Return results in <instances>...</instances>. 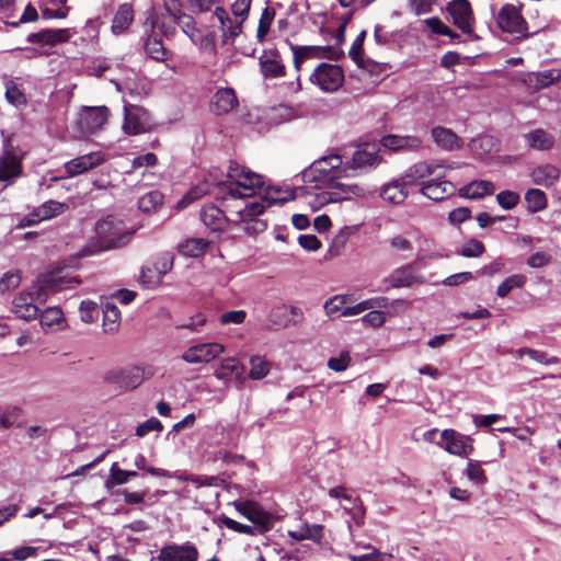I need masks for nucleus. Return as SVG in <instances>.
<instances>
[{"label":"nucleus","mask_w":561,"mask_h":561,"mask_svg":"<svg viewBox=\"0 0 561 561\" xmlns=\"http://www.w3.org/2000/svg\"><path fill=\"white\" fill-rule=\"evenodd\" d=\"M227 179V181L216 183L218 188L216 198L219 201L252 197L257 190L264 186L263 175L232 160L229 161Z\"/></svg>","instance_id":"nucleus-1"},{"label":"nucleus","mask_w":561,"mask_h":561,"mask_svg":"<svg viewBox=\"0 0 561 561\" xmlns=\"http://www.w3.org/2000/svg\"><path fill=\"white\" fill-rule=\"evenodd\" d=\"M72 279L64 277L47 276L38 282L32 290L22 291L13 299L14 313L23 320H34L39 316L37 304L45 301L48 294H55L70 288Z\"/></svg>","instance_id":"nucleus-2"},{"label":"nucleus","mask_w":561,"mask_h":561,"mask_svg":"<svg viewBox=\"0 0 561 561\" xmlns=\"http://www.w3.org/2000/svg\"><path fill=\"white\" fill-rule=\"evenodd\" d=\"M130 238L129 233L123 232L122 221L114 216L100 219L95 224V240L91 241L83 250L87 254L107 251L125 245Z\"/></svg>","instance_id":"nucleus-3"},{"label":"nucleus","mask_w":561,"mask_h":561,"mask_svg":"<svg viewBox=\"0 0 561 561\" xmlns=\"http://www.w3.org/2000/svg\"><path fill=\"white\" fill-rule=\"evenodd\" d=\"M265 210V206L261 202H248L242 208H238L234 213L237 219L231 221L236 225L243 224L242 229L249 234H257L266 230L267 224L257 218Z\"/></svg>","instance_id":"nucleus-4"},{"label":"nucleus","mask_w":561,"mask_h":561,"mask_svg":"<svg viewBox=\"0 0 561 561\" xmlns=\"http://www.w3.org/2000/svg\"><path fill=\"white\" fill-rule=\"evenodd\" d=\"M311 83L324 92L337 91L344 82V71L337 65L322 62L310 75Z\"/></svg>","instance_id":"nucleus-5"},{"label":"nucleus","mask_w":561,"mask_h":561,"mask_svg":"<svg viewBox=\"0 0 561 561\" xmlns=\"http://www.w3.org/2000/svg\"><path fill=\"white\" fill-rule=\"evenodd\" d=\"M523 5H514L507 3L503 5L496 16L499 27L506 33L520 34L524 38H527L528 23L522 14Z\"/></svg>","instance_id":"nucleus-6"},{"label":"nucleus","mask_w":561,"mask_h":561,"mask_svg":"<svg viewBox=\"0 0 561 561\" xmlns=\"http://www.w3.org/2000/svg\"><path fill=\"white\" fill-rule=\"evenodd\" d=\"M145 380V371L138 366L115 368L104 375V381L114 385L116 390H133Z\"/></svg>","instance_id":"nucleus-7"},{"label":"nucleus","mask_w":561,"mask_h":561,"mask_svg":"<svg viewBox=\"0 0 561 561\" xmlns=\"http://www.w3.org/2000/svg\"><path fill=\"white\" fill-rule=\"evenodd\" d=\"M149 127L150 115L146 108L133 104L124 106L123 130L126 135H139L146 133Z\"/></svg>","instance_id":"nucleus-8"},{"label":"nucleus","mask_w":561,"mask_h":561,"mask_svg":"<svg viewBox=\"0 0 561 561\" xmlns=\"http://www.w3.org/2000/svg\"><path fill=\"white\" fill-rule=\"evenodd\" d=\"M446 11L453 19V23L462 33L473 34L474 15L468 0H451L446 5Z\"/></svg>","instance_id":"nucleus-9"},{"label":"nucleus","mask_w":561,"mask_h":561,"mask_svg":"<svg viewBox=\"0 0 561 561\" xmlns=\"http://www.w3.org/2000/svg\"><path fill=\"white\" fill-rule=\"evenodd\" d=\"M110 111L106 106L83 107L79 114L78 126L82 135L100 130L107 122Z\"/></svg>","instance_id":"nucleus-10"},{"label":"nucleus","mask_w":561,"mask_h":561,"mask_svg":"<svg viewBox=\"0 0 561 561\" xmlns=\"http://www.w3.org/2000/svg\"><path fill=\"white\" fill-rule=\"evenodd\" d=\"M225 352V346L217 342L201 343L190 346L182 359L188 364L209 363Z\"/></svg>","instance_id":"nucleus-11"},{"label":"nucleus","mask_w":561,"mask_h":561,"mask_svg":"<svg viewBox=\"0 0 561 561\" xmlns=\"http://www.w3.org/2000/svg\"><path fill=\"white\" fill-rule=\"evenodd\" d=\"M440 437L444 444L438 445L450 455L463 456L473 451L472 439L453 428L444 430Z\"/></svg>","instance_id":"nucleus-12"},{"label":"nucleus","mask_w":561,"mask_h":561,"mask_svg":"<svg viewBox=\"0 0 561 561\" xmlns=\"http://www.w3.org/2000/svg\"><path fill=\"white\" fill-rule=\"evenodd\" d=\"M214 376L221 381L230 380L234 377V385L238 389H242L248 379L245 375V366L234 357H226L221 359L219 367L215 370Z\"/></svg>","instance_id":"nucleus-13"},{"label":"nucleus","mask_w":561,"mask_h":561,"mask_svg":"<svg viewBox=\"0 0 561 561\" xmlns=\"http://www.w3.org/2000/svg\"><path fill=\"white\" fill-rule=\"evenodd\" d=\"M434 176L432 180L422 182L421 193L424 196L438 202L455 194L456 186L450 181L442 180L445 178L444 173L437 172Z\"/></svg>","instance_id":"nucleus-14"},{"label":"nucleus","mask_w":561,"mask_h":561,"mask_svg":"<svg viewBox=\"0 0 561 561\" xmlns=\"http://www.w3.org/2000/svg\"><path fill=\"white\" fill-rule=\"evenodd\" d=\"M68 208L69 206L66 203L49 199L25 216L21 226H33L39 221L49 220L64 214Z\"/></svg>","instance_id":"nucleus-15"},{"label":"nucleus","mask_w":561,"mask_h":561,"mask_svg":"<svg viewBox=\"0 0 561 561\" xmlns=\"http://www.w3.org/2000/svg\"><path fill=\"white\" fill-rule=\"evenodd\" d=\"M198 550L191 543H171L162 547L157 556L158 561H197Z\"/></svg>","instance_id":"nucleus-16"},{"label":"nucleus","mask_w":561,"mask_h":561,"mask_svg":"<svg viewBox=\"0 0 561 561\" xmlns=\"http://www.w3.org/2000/svg\"><path fill=\"white\" fill-rule=\"evenodd\" d=\"M261 72L266 79L282 78L286 75V67L277 49H264L259 58Z\"/></svg>","instance_id":"nucleus-17"},{"label":"nucleus","mask_w":561,"mask_h":561,"mask_svg":"<svg viewBox=\"0 0 561 561\" xmlns=\"http://www.w3.org/2000/svg\"><path fill=\"white\" fill-rule=\"evenodd\" d=\"M289 45L294 55L293 62L296 71H300L302 62L307 59L319 57L335 58L332 55L333 48L331 46H296L291 43Z\"/></svg>","instance_id":"nucleus-18"},{"label":"nucleus","mask_w":561,"mask_h":561,"mask_svg":"<svg viewBox=\"0 0 561 561\" xmlns=\"http://www.w3.org/2000/svg\"><path fill=\"white\" fill-rule=\"evenodd\" d=\"M392 288L412 287L424 283L423 276L416 273L413 264L396 268L386 279Z\"/></svg>","instance_id":"nucleus-19"},{"label":"nucleus","mask_w":561,"mask_h":561,"mask_svg":"<svg viewBox=\"0 0 561 561\" xmlns=\"http://www.w3.org/2000/svg\"><path fill=\"white\" fill-rule=\"evenodd\" d=\"M381 158L378 154V148L376 144H363L358 146L356 151L353 153L351 162H347L346 165L350 169H363L366 167H376L379 164Z\"/></svg>","instance_id":"nucleus-20"},{"label":"nucleus","mask_w":561,"mask_h":561,"mask_svg":"<svg viewBox=\"0 0 561 561\" xmlns=\"http://www.w3.org/2000/svg\"><path fill=\"white\" fill-rule=\"evenodd\" d=\"M342 164V158L337 154H331L329 157H324L314 161L310 168L309 173L312 174V180L321 181V180H332L337 178L335 170L340 168Z\"/></svg>","instance_id":"nucleus-21"},{"label":"nucleus","mask_w":561,"mask_h":561,"mask_svg":"<svg viewBox=\"0 0 561 561\" xmlns=\"http://www.w3.org/2000/svg\"><path fill=\"white\" fill-rule=\"evenodd\" d=\"M71 37L69 28H45L39 32L31 33L26 41L31 44L41 46H56L58 44L67 43Z\"/></svg>","instance_id":"nucleus-22"},{"label":"nucleus","mask_w":561,"mask_h":561,"mask_svg":"<svg viewBox=\"0 0 561 561\" xmlns=\"http://www.w3.org/2000/svg\"><path fill=\"white\" fill-rule=\"evenodd\" d=\"M234 507L236 511L247 519L267 529L270 514L266 513L259 503L254 501H240L234 502Z\"/></svg>","instance_id":"nucleus-23"},{"label":"nucleus","mask_w":561,"mask_h":561,"mask_svg":"<svg viewBox=\"0 0 561 561\" xmlns=\"http://www.w3.org/2000/svg\"><path fill=\"white\" fill-rule=\"evenodd\" d=\"M199 216L203 224L213 232L225 231L230 222L225 211L213 204L204 206Z\"/></svg>","instance_id":"nucleus-24"},{"label":"nucleus","mask_w":561,"mask_h":561,"mask_svg":"<svg viewBox=\"0 0 561 561\" xmlns=\"http://www.w3.org/2000/svg\"><path fill=\"white\" fill-rule=\"evenodd\" d=\"M239 104L236 92L231 88L219 89L210 101V111L216 115H224L231 112Z\"/></svg>","instance_id":"nucleus-25"},{"label":"nucleus","mask_w":561,"mask_h":561,"mask_svg":"<svg viewBox=\"0 0 561 561\" xmlns=\"http://www.w3.org/2000/svg\"><path fill=\"white\" fill-rule=\"evenodd\" d=\"M442 168H444L443 163H428L426 161H421L408 168L402 175V179L409 186L415 185L425 178L434 176Z\"/></svg>","instance_id":"nucleus-26"},{"label":"nucleus","mask_w":561,"mask_h":561,"mask_svg":"<svg viewBox=\"0 0 561 561\" xmlns=\"http://www.w3.org/2000/svg\"><path fill=\"white\" fill-rule=\"evenodd\" d=\"M380 145L391 151H417L422 148L423 141L417 136L387 135L381 138Z\"/></svg>","instance_id":"nucleus-27"},{"label":"nucleus","mask_w":561,"mask_h":561,"mask_svg":"<svg viewBox=\"0 0 561 561\" xmlns=\"http://www.w3.org/2000/svg\"><path fill=\"white\" fill-rule=\"evenodd\" d=\"M306 192V187H286L280 186H268L263 195V201L268 205L285 204L287 202L296 199L299 195Z\"/></svg>","instance_id":"nucleus-28"},{"label":"nucleus","mask_w":561,"mask_h":561,"mask_svg":"<svg viewBox=\"0 0 561 561\" xmlns=\"http://www.w3.org/2000/svg\"><path fill=\"white\" fill-rule=\"evenodd\" d=\"M408 184L402 176L381 186L380 197L392 205L402 204L409 196Z\"/></svg>","instance_id":"nucleus-29"},{"label":"nucleus","mask_w":561,"mask_h":561,"mask_svg":"<svg viewBox=\"0 0 561 561\" xmlns=\"http://www.w3.org/2000/svg\"><path fill=\"white\" fill-rule=\"evenodd\" d=\"M561 79V71L548 69L543 71L529 72L524 78V83L533 90L546 89Z\"/></svg>","instance_id":"nucleus-30"},{"label":"nucleus","mask_w":561,"mask_h":561,"mask_svg":"<svg viewBox=\"0 0 561 561\" xmlns=\"http://www.w3.org/2000/svg\"><path fill=\"white\" fill-rule=\"evenodd\" d=\"M102 162V156L99 152H92L68 161L65 163V170L68 176H76L91 170Z\"/></svg>","instance_id":"nucleus-31"},{"label":"nucleus","mask_w":561,"mask_h":561,"mask_svg":"<svg viewBox=\"0 0 561 561\" xmlns=\"http://www.w3.org/2000/svg\"><path fill=\"white\" fill-rule=\"evenodd\" d=\"M22 174V161L12 151H4L0 156V181L5 182Z\"/></svg>","instance_id":"nucleus-32"},{"label":"nucleus","mask_w":561,"mask_h":561,"mask_svg":"<svg viewBox=\"0 0 561 561\" xmlns=\"http://www.w3.org/2000/svg\"><path fill=\"white\" fill-rule=\"evenodd\" d=\"M288 536L295 541L312 540L320 543L323 539V526L320 524L302 523L295 529L288 530Z\"/></svg>","instance_id":"nucleus-33"},{"label":"nucleus","mask_w":561,"mask_h":561,"mask_svg":"<svg viewBox=\"0 0 561 561\" xmlns=\"http://www.w3.org/2000/svg\"><path fill=\"white\" fill-rule=\"evenodd\" d=\"M431 134L437 147L444 150L459 149L462 145L461 139L449 128L437 126L432 128Z\"/></svg>","instance_id":"nucleus-34"},{"label":"nucleus","mask_w":561,"mask_h":561,"mask_svg":"<svg viewBox=\"0 0 561 561\" xmlns=\"http://www.w3.org/2000/svg\"><path fill=\"white\" fill-rule=\"evenodd\" d=\"M495 186L493 182L486 180H474L459 190V195L463 198L479 199L488 195H493Z\"/></svg>","instance_id":"nucleus-35"},{"label":"nucleus","mask_w":561,"mask_h":561,"mask_svg":"<svg viewBox=\"0 0 561 561\" xmlns=\"http://www.w3.org/2000/svg\"><path fill=\"white\" fill-rule=\"evenodd\" d=\"M251 0H236L231 5L232 14L239 19L233 26L228 27L229 36L234 39L242 32L243 23L249 18Z\"/></svg>","instance_id":"nucleus-36"},{"label":"nucleus","mask_w":561,"mask_h":561,"mask_svg":"<svg viewBox=\"0 0 561 561\" xmlns=\"http://www.w3.org/2000/svg\"><path fill=\"white\" fill-rule=\"evenodd\" d=\"M559 176V169L552 164L536 167L530 173L533 183L545 187H551L558 181Z\"/></svg>","instance_id":"nucleus-37"},{"label":"nucleus","mask_w":561,"mask_h":561,"mask_svg":"<svg viewBox=\"0 0 561 561\" xmlns=\"http://www.w3.org/2000/svg\"><path fill=\"white\" fill-rule=\"evenodd\" d=\"M133 21V5L130 3L121 4L112 21V32L116 35L124 33L130 26Z\"/></svg>","instance_id":"nucleus-38"},{"label":"nucleus","mask_w":561,"mask_h":561,"mask_svg":"<svg viewBox=\"0 0 561 561\" xmlns=\"http://www.w3.org/2000/svg\"><path fill=\"white\" fill-rule=\"evenodd\" d=\"M528 146L535 150H550L554 145V137L542 128H537L525 135Z\"/></svg>","instance_id":"nucleus-39"},{"label":"nucleus","mask_w":561,"mask_h":561,"mask_svg":"<svg viewBox=\"0 0 561 561\" xmlns=\"http://www.w3.org/2000/svg\"><path fill=\"white\" fill-rule=\"evenodd\" d=\"M209 242L202 238L186 239L178 247L179 253L188 257H198L203 255L208 248Z\"/></svg>","instance_id":"nucleus-40"},{"label":"nucleus","mask_w":561,"mask_h":561,"mask_svg":"<svg viewBox=\"0 0 561 561\" xmlns=\"http://www.w3.org/2000/svg\"><path fill=\"white\" fill-rule=\"evenodd\" d=\"M103 330L104 332H114L121 323V311L113 301H106L103 305Z\"/></svg>","instance_id":"nucleus-41"},{"label":"nucleus","mask_w":561,"mask_h":561,"mask_svg":"<svg viewBox=\"0 0 561 561\" xmlns=\"http://www.w3.org/2000/svg\"><path fill=\"white\" fill-rule=\"evenodd\" d=\"M524 198L527 203V211L530 214L542 211L548 207L547 195L539 188H529Z\"/></svg>","instance_id":"nucleus-42"},{"label":"nucleus","mask_w":561,"mask_h":561,"mask_svg":"<svg viewBox=\"0 0 561 561\" xmlns=\"http://www.w3.org/2000/svg\"><path fill=\"white\" fill-rule=\"evenodd\" d=\"M250 365L251 369L247 377L252 380H261L265 378L271 370V364L260 355L251 356Z\"/></svg>","instance_id":"nucleus-43"},{"label":"nucleus","mask_w":561,"mask_h":561,"mask_svg":"<svg viewBox=\"0 0 561 561\" xmlns=\"http://www.w3.org/2000/svg\"><path fill=\"white\" fill-rule=\"evenodd\" d=\"M145 50L150 58L156 61H163L167 58V49L162 43V39L158 36H148L145 43Z\"/></svg>","instance_id":"nucleus-44"},{"label":"nucleus","mask_w":561,"mask_h":561,"mask_svg":"<svg viewBox=\"0 0 561 561\" xmlns=\"http://www.w3.org/2000/svg\"><path fill=\"white\" fill-rule=\"evenodd\" d=\"M163 194L157 190L142 195L138 201V207L144 213L156 210L163 203Z\"/></svg>","instance_id":"nucleus-45"},{"label":"nucleus","mask_w":561,"mask_h":561,"mask_svg":"<svg viewBox=\"0 0 561 561\" xmlns=\"http://www.w3.org/2000/svg\"><path fill=\"white\" fill-rule=\"evenodd\" d=\"M527 282L523 274H514L505 278L496 289V295L501 298L506 297L514 288H522Z\"/></svg>","instance_id":"nucleus-46"},{"label":"nucleus","mask_w":561,"mask_h":561,"mask_svg":"<svg viewBox=\"0 0 561 561\" xmlns=\"http://www.w3.org/2000/svg\"><path fill=\"white\" fill-rule=\"evenodd\" d=\"M4 87H5V99L10 104H12L14 106H21V105H25L27 103V99H26L24 92L20 89V87L13 80L5 81Z\"/></svg>","instance_id":"nucleus-47"},{"label":"nucleus","mask_w":561,"mask_h":561,"mask_svg":"<svg viewBox=\"0 0 561 561\" xmlns=\"http://www.w3.org/2000/svg\"><path fill=\"white\" fill-rule=\"evenodd\" d=\"M347 300L348 296L339 295L329 299L324 305L327 314L330 317H346L344 314V311L350 308L348 306H346Z\"/></svg>","instance_id":"nucleus-48"},{"label":"nucleus","mask_w":561,"mask_h":561,"mask_svg":"<svg viewBox=\"0 0 561 561\" xmlns=\"http://www.w3.org/2000/svg\"><path fill=\"white\" fill-rule=\"evenodd\" d=\"M274 18L275 10L270 7H266L261 14L256 30V38L259 43H263L265 41V37L270 32Z\"/></svg>","instance_id":"nucleus-49"},{"label":"nucleus","mask_w":561,"mask_h":561,"mask_svg":"<svg viewBox=\"0 0 561 561\" xmlns=\"http://www.w3.org/2000/svg\"><path fill=\"white\" fill-rule=\"evenodd\" d=\"M162 277L153 265L142 266L139 275V282L147 288H156L162 284Z\"/></svg>","instance_id":"nucleus-50"},{"label":"nucleus","mask_w":561,"mask_h":561,"mask_svg":"<svg viewBox=\"0 0 561 561\" xmlns=\"http://www.w3.org/2000/svg\"><path fill=\"white\" fill-rule=\"evenodd\" d=\"M42 327L51 328L59 324L64 320V312L58 307L46 308L38 316Z\"/></svg>","instance_id":"nucleus-51"},{"label":"nucleus","mask_w":561,"mask_h":561,"mask_svg":"<svg viewBox=\"0 0 561 561\" xmlns=\"http://www.w3.org/2000/svg\"><path fill=\"white\" fill-rule=\"evenodd\" d=\"M219 524L221 526H225L227 527L228 529L230 530H233L236 533H239V534H244V535H249V536H254L256 535V527H253V526H250V525H245V524H241L226 515H221L219 517Z\"/></svg>","instance_id":"nucleus-52"},{"label":"nucleus","mask_w":561,"mask_h":561,"mask_svg":"<svg viewBox=\"0 0 561 561\" xmlns=\"http://www.w3.org/2000/svg\"><path fill=\"white\" fill-rule=\"evenodd\" d=\"M22 416L23 410L20 407H11L0 415V425L3 428H10L13 425L20 426Z\"/></svg>","instance_id":"nucleus-53"},{"label":"nucleus","mask_w":561,"mask_h":561,"mask_svg":"<svg viewBox=\"0 0 561 561\" xmlns=\"http://www.w3.org/2000/svg\"><path fill=\"white\" fill-rule=\"evenodd\" d=\"M127 482L126 470L121 469L117 462H114L110 468L108 478L104 482L105 488L111 490L114 486L122 485Z\"/></svg>","instance_id":"nucleus-54"},{"label":"nucleus","mask_w":561,"mask_h":561,"mask_svg":"<svg viewBox=\"0 0 561 561\" xmlns=\"http://www.w3.org/2000/svg\"><path fill=\"white\" fill-rule=\"evenodd\" d=\"M519 355H528L533 360L538 362L543 365H556L560 363V358L557 356L549 357L547 353L529 348L523 347L518 351Z\"/></svg>","instance_id":"nucleus-55"},{"label":"nucleus","mask_w":561,"mask_h":561,"mask_svg":"<svg viewBox=\"0 0 561 561\" xmlns=\"http://www.w3.org/2000/svg\"><path fill=\"white\" fill-rule=\"evenodd\" d=\"M484 252L485 247L483 242L472 238L462 245V248L458 251V254L465 257H479Z\"/></svg>","instance_id":"nucleus-56"},{"label":"nucleus","mask_w":561,"mask_h":561,"mask_svg":"<svg viewBox=\"0 0 561 561\" xmlns=\"http://www.w3.org/2000/svg\"><path fill=\"white\" fill-rule=\"evenodd\" d=\"M466 473L468 479L477 484L482 485L485 484L488 481L485 471L483 470L479 461L469 460Z\"/></svg>","instance_id":"nucleus-57"},{"label":"nucleus","mask_w":561,"mask_h":561,"mask_svg":"<svg viewBox=\"0 0 561 561\" xmlns=\"http://www.w3.org/2000/svg\"><path fill=\"white\" fill-rule=\"evenodd\" d=\"M496 201L503 209L511 210L519 204L520 196L517 192L506 190L496 195Z\"/></svg>","instance_id":"nucleus-58"},{"label":"nucleus","mask_w":561,"mask_h":561,"mask_svg":"<svg viewBox=\"0 0 561 561\" xmlns=\"http://www.w3.org/2000/svg\"><path fill=\"white\" fill-rule=\"evenodd\" d=\"M268 321L275 329L287 327L289 318L285 306L275 307L270 311Z\"/></svg>","instance_id":"nucleus-59"},{"label":"nucleus","mask_w":561,"mask_h":561,"mask_svg":"<svg viewBox=\"0 0 561 561\" xmlns=\"http://www.w3.org/2000/svg\"><path fill=\"white\" fill-rule=\"evenodd\" d=\"M135 466L139 470H146L149 474L153 477L159 478H172V474L170 471L162 469V468H156V467H147V459L142 454H138L135 459Z\"/></svg>","instance_id":"nucleus-60"},{"label":"nucleus","mask_w":561,"mask_h":561,"mask_svg":"<svg viewBox=\"0 0 561 561\" xmlns=\"http://www.w3.org/2000/svg\"><path fill=\"white\" fill-rule=\"evenodd\" d=\"M21 283L20 271L13 270L4 273L0 278V291L5 293L16 288Z\"/></svg>","instance_id":"nucleus-61"},{"label":"nucleus","mask_w":561,"mask_h":561,"mask_svg":"<svg viewBox=\"0 0 561 561\" xmlns=\"http://www.w3.org/2000/svg\"><path fill=\"white\" fill-rule=\"evenodd\" d=\"M99 307L91 300H84L80 304V319L85 323L93 322L99 316Z\"/></svg>","instance_id":"nucleus-62"},{"label":"nucleus","mask_w":561,"mask_h":561,"mask_svg":"<svg viewBox=\"0 0 561 561\" xmlns=\"http://www.w3.org/2000/svg\"><path fill=\"white\" fill-rule=\"evenodd\" d=\"M38 549V547L23 546L8 551L5 554L10 556V560L25 561L27 558L35 557Z\"/></svg>","instance_id":"nucleus-63"},{"label":"nucleus","mask_w":561,"mask_h":561,"mask_svg":"<svg viewBox=\"0 0 561 561\" xmlns=\"http://www.w3.org/2000/svg\"><path fill=\"white\" fill-rule=\"evenodd\" d=\"M174 256L171 253H163L159 255L152 265L159 272L160 276L163 278L165 274H168L173 267Z\"/></svg>","instance_id":"nucleus-64"}]
</instances>
